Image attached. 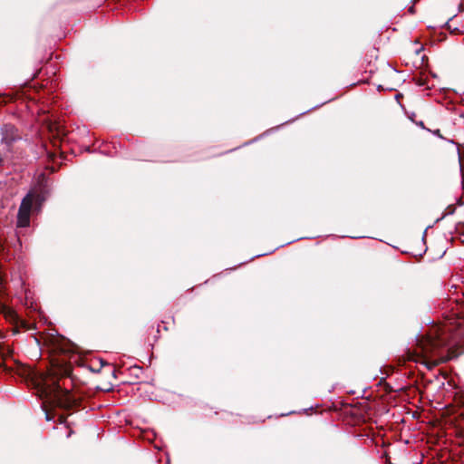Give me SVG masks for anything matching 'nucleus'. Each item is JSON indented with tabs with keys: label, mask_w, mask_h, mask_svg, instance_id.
I'll use <instances>...</instances> for the list:
<instances>
[{
	"label": "nucleus",
	"mask_w": 464,
	"mask_h": 464,
	"mask_svg": "<svg viewBox=\"0 0 464 464\" xmlns=\"http://www.w3.org/2000/svg\"><path fill=\"white\" fill-rule=\"evenodd\" d=\"M464 335V318L450 316L440 325L432 326L427 334L418 342L411 359L424 364L428 369L445 362L440 348Z\"/></svg>",
	"instance_id": "obj_1"
},
{
	"label": "nucleus",
	"mask_w": 464,
	"mask_h": 464,
	"mask_svg": "<svg viewBox=\"0 0 464 464\" xmlns=\"http://www.w3.org/2000/svg\"><path fill=\"white\" fill-rule=\"evenodd\" d=\"M36 387L42 398L61 408L71 409L77 404V398L69 390L62 388L53 371L42 373L36 381Z\"/></svg>",
	"instance_id": "obj_2"
},
{
	"label": "nucleus",
	"mask_w": 464,
	"mask_h": 464,
	"mask_svg": "<svg viewBox=\"0 0 464 464\" xmlns=\"http://www.w3.org/2000/svg\"><path fill=\"white\" fill-rule=\"evenodd\" d=\"M35 201L36 197L33 193H28L23 198L17 214V227H26L29 226L32 208Z\"/></svg>",
	"instance_id": "obj_3"
},
{
	"label": "nucleus",
	"mask_w": 464,
	"mask_h": 464,
	"mask_svg": "<svg viewBox=\"0 0 464 464\" xmlns=\"http://www.w3.org/2000/svg\"><path fill=\"white\" fill-rule=\"evenodd\" d=\"M19 138L17 130L12 125H5L2 128V139H1V147H5V150L12 151L13 142L15 141Z\"/></svg>",
	"instance_id": "obj_4"
},
{
	"label": "nucleus",
	"mask_w": 464,
	"mask_h": 464,
	"mask_svg": "<svg viewBox=\"0 0 464 464\" xmlns=\"http://www.w3.org/2000/svg\"><path fill=\"white\" fill-rule=\"evenodd\" d=\"M11 150H5V147L0 146V164L4 161V160L11 153Z\"/></svg>",
	"instance_id": "obj_5"
},
{
	"label": "nucleus",
	"mask_w": 464,
	"mask_h": 464,
	"mask_svg": "<svg viewBox=\"0 0 464 464\" xmlns=\"http://www.w3.org/2000/svg\"><path fill=\"white\" fill-rule=\"evenodd\" d=\"M421 50H423V46H422V45L418 46V47L415 49V51H414V52H415V54H416V55H419Z\"/></svg>",
	"instance_id": "obj_6"
},
{
	"label": "nucleus",
	"mask_w": 464,
	"mask_h": 464,
	"mask_svg": "<svg viewBox=\"0 0 464 464\" xmlns=\"http://www.w3.org/2000/svg\"><path fill=\"white\" fill-rule=\"evenodd\" d=\"M3 347H4V344L2 343H0V355L1 356L4 355Z\"/></svg>",
	"instance_id": "obj_7"
}]
</instances>
